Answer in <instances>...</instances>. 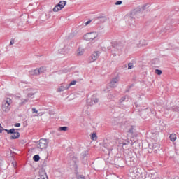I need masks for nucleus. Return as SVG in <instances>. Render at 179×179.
Wrapping results in <instances>:
<instances>
[{"instance_id": "nucleus-1", "label": "nucleus", "mask_w": 179, "mask_h": 179, "mask_svg": "<svg viewBox=\"0 0 179 179\" xmlns=\"http://www.w3.org/2000/svg\"><path fill=\"white\" fill-rule=\"evenodd\" d=\"M146 9V6H143L141 7H138L130 13H129L136 20V19H143L145 17V10Z\"/></svg>"}, {"instance_id": "nucleus-2", "label": "nucleus", "mask_w": 179, "mask_h": 179, "mask_svg": "<svg viewBox=\"0 0 179 179\" xmlns=\"http://www.w3.org/2000/svg\"><path fill=\"white\" fill-rule=\"evenodd\" d=\"M97 38H99V32L96 31L88 32L83 36V39L85 41H96Z\"/></svg>"}, {"instance_id": "nucleus-3", "label": "nucleus", "mask_w": 179, "mask_h": 179, "mask_svg": "<svg viewBox=\"0 0 179 179\" xmlns=\"http://www.w3.org/2000/svg\"><path fill=\"white\" fill-rule=\"evenodd\" d=\"M12 105V99L10 98H6L2 102L1 110L3 113H9L10 111V106Z\"/></svg>"}, {"instance_id": "nucleus-4", "label": "nucleus", "mask_w": 179, "mask_h": 179, "mask_svg": "<svg viewBox=\"0 0 179 179\" xmlns=\"http://www.w3.org/2000/svg\"><path fill=\"white\" fill-rule=\"evenodd\" d=\"M124 20L130 27L136 26V20L129 13L124 16Z\"/></svg>"}, {"instance_id": "nucleus-5", "label": "nucleus", "mask_w": 179, "mask_h": 179, "mask_svg": "<svg viewBox=\"0 0 179 179\" xmlns=\"http://www.w3.org/2000/svg\"><path fill=\"white\" fill-rule=\"evenodd\" d=\"M48 146V140L45 138H41L37 144L38 149H41V150H45Z\"/></svg>"}, {"instance_id": "nucleus-6", "label": "nucleus", "mask_w": 179, "mask_h": 179, "mask_svg": "<svg viewBox=\"0 0 179 179\" xmlns=\"http://www.w3.org/2000/svg\"><path fill=\"white\" fill-rule=\"evenodd\" d=\"M6 132H7V134H10V139H18L20 136V133H19V131H16V129H11L10 130L6 129Z\"/></svg>"}, {"instance_id": "nucleus-7", "label": "nucleus", "mask_w": 179, "mask_h": 179, "mask_svg": "<svg viewBox=\"0 0 179 179\" xmlns=\"http://www.w3.org/2000/svg\"><path fill=\"white\" fill-rule=\"evenodd\" d=\"M100 54H101L100 51H95L92 52V54L89 57L90 62H94L95 61H97L99 57H100Z\"/></svg>"}, {"instance_id": "nucleus-8", "label": "nucleus", "mask_w": 179, "mask_h": 179, "mask_svg": "<svg viewBox=\"0 0 179 179\" xmlns=\"http://www.w3.org/2000/svg\"><path fill=\"white\" fill-rule=\"evenodd\" d=\"M87 103L88 106H94V104L99 103V98L96 95H92L90 99H87Z\"/></svg>"}, {"instance_id": "nucleus-9", "label": "nucleus", "mask_w": 179, "mask_h": 179, "mask_svg": "<svg viewBox=\"0 0 179 179\" xmlns=\"http://www.w3.org/2000/svg\"><path fill=\"white\" fill-rule=\"evenodd\" d=\"M47 71V67L42 66L39 69H36L35 70H33L31 71V74L32 75H40L41 73H44Z\"/></svg>"}, {"instance_id": "nucleus-10", "label": "nucleus", "mask_w": 179, "mask_h": 179, "mask_svg": "<svg viewBox=\"0 0 179 179\" xmlns=\"http://www.w3.org/2000/svg\"><path fill=\"white\" fill-rule=\"evenodd\" d=\"M78 157L76 156H73L70 162V166H71L72 169H78Z\"/></svg>"}, {"instance_id": "nucleus-11", "label": "nucleus", "mask_w": 179, "mask_h": 179, "mask_svg": "<svg viewBox=\"0 0 179 179\" xmlns=\"http://www.w3.org/2000/svg\"><path fill=\"white\" fill-rule=\"evenodd\" d=\"M148 45V41L145 40H141L134 47V48H143Z\"/></svg>"}, {"instance_id": "nucleus-12", "label": "nucleus", "mask_w": 179, "mask_h": 179, "mask_svg": "<svg viewBox=\"0 0 179 179\" xmlns=\"http://www.w3.org/2000/svg\"><path fill=\"white\" fill-rule=\"evenodd\" d=\"M118 77L116 78H113L110 83V87H117V85H118Z\"/></svg>"}, {"instance_id": "nucleus-13", "label": "nucleus", "mask_w": 179, "mask_h": 179, "mask_svg": "<svg viewBox=\"0 0 179 179\" xmlns=\"http://www.w3.org/2000/svg\"><path fill=\"white\" fill-rule=\"evenodd\" d=\"M68 89H69V85H61L57 88V92H65V90H68Z\"/></svg>"}, {"instance_id": "nucleus-14", "label": "nucleus", "mask_w": 179, "mask_h": 179, "mask_svg": "<svg viewBox=\"0 0 179 179\" xmlns=\"http://www.w3.org/2000/svg\"><path fill=\"white\" fill-rule=\"evenodd\" d=\"M65 5H66V1H60L57 4V6L62 9H64V8H65Z\"/></svg>"}, {"instance_id": "nucleus-15", "label": "nucleus", "mask_w": 179, "mask_h": 179, "mask_svg": "<svg viewBox=\"0 0 179 179\" xmlns=\"http://www.w3.org/2000/svg\"><path fill=\"white\" fill-rule=\"evenodd\" d=\"M169 138L171 142H175V141H176L177 139V136L176 135V134H172L170 135Z\"/></svg>"}, {"instance_id": "nucleus-16", "label": "nucleus", "mask_w": 179, "mask_h": 179, "mask_svg": "<svg viewBox=\"0 0 179 179\" xmlns=\"http://www.w3.org/2000/svg\"><path fill=\"white\" fill-rule=\"evenodd\" d=\"M81 159H83V163L86 164V161L87 160V154H83L81 157Z\"/></svg>"}, {"instance_id": "nucleus-17", "label": "nucleus", "mask_w": 179, "mask_h": 179, "mask_svg": "<svg viewBox=\"0 0 179 179\" xmlns=\"http://www.w3.org/2000/svg\"><path fill=\"white\" fill-rule=\"evenodd\" d=\"M129 98L127 96H122V98H120V103H124V101H128Z\"/></svg>"}, {"instance_id": "nucleus-18", "label": "nucleus", "mask_w": 179, "mask_h": 179, "mask_svg": "<svg viewBox=\"0 0 179 179\" xmlns=\"http://www.w3.org/2000/svg\"><path fill=\"white\" fill-rule=\"evenodd\" d=\"M62 8H61V7L58 6V4L56 5L54 8H53V12H59V10H62Z\"/></svg>"}, {"instance_id": "nucleus-19", "label": "nucleus", "mask_w": 179, "mask_h": 179, "mask_svg": "<svg viewBox=\"0 0 179 179\" xmlns=\"http://www.w3.org/2000/svg\"><path fill=\"white\" fill-rule=\"evenodd\" d=\"M91 139L92 140V141H97V134H96V133H92V134H91Z\"/></svg>"}, {"instance_id": "nucleus-20", "label": "nucleus", "mask_w": 179, "mask_h": 179, "mask_svg": "<svg viewBox=\"0 0 179 179\" xmlns=\"http://www.w3.org/2000/svg\"><path fill=\"white\" fill-rule=\"evenodd\" d=\"M83 52H84L83 50H82V49H78V52H77V55H78V57H81V55H83Z\"/></svg>"}, {"instance_id": "nucleus-21", "label": "nucleus", "mask_w": 179, "mask_h": 179, "mask_svg": "<svg viewBox=\"0 0 179 179\" xmlns=\"http://www.w3.org/2000/svg\"><path fill=\"white\" fill-rule=\"evenodd\" d=\"M156 145H157V144L150 143H148V146H149L150 149H155L156 148Z\"/></svg>"}, {"instance_id": "nucleus-22", "label": "nucleus", "mask_w": 179, "mask_h": 179, "mask_svg": "<svg viewBox=\"0 0 179 179\" xmlns=\"http://www.w3.org/2000/svg\"><path fill=\"white\" fill-rule=\"evenodd\" d=\"M33 160L34 162H38V160H40V155H36L33 157Z\"/></svg>"}, {"instance_id": "nucleus-23", "label": "nucleus", "mask_w": 179, "mask_h": 179, "mask_svg": "<svg viewBox=\"0 0 179 179\" xmlns=\"http://www.w3.org/2000/svg\"><path fill=\"white\" fill-rule=\"evenodd\" d=\"M59 131H64L66 132V131H68V127H61L59 128Z\"/></svg>"}, {"instance_id": "nucleus-24", "label": "nucleus", "mask_w": 179, "mask_h": 179, "mask_svg": "<svg viewBox=\"0 0 179 179\" xmlns=\"http://www.w3.org/2000/svg\"><path fill=\"white\" fill-rule=\"evenodd\" d=\"M76 85V80L71 81V82L69 83V85H67V86H69V88H70L71 86H73V85Z\"/></svg>"}, {"instance_id": "nucleus-25", "label": "nucleus", "mask_w": 179, "mask_h": 179, "mask_svg": "<svg viewBox=\"0 0 179 179\" xmlns=\"http://www.w3.org/2000/svg\"><path fill=\"white\" fill-rule=\"evenodd\" d=\"M29 102V99L27 98V99H24L22 100V104H26V103H28Z\"/></svg>"}, {"instance_id": "nucleus-26", "label": "nucleus", "mask_w": 179, "mask_h": 179, "mask_svg": "<svg viewBox=\"0 0 179 179\" xmlns=\"http://www.w3.org/2000/svg\"><path fill=\"white\" fill-rule=\"evenodd\" d=\"M155 73L157 75H162V70H159V69H155Z\"/></svg>"}, {"instance_id": "nucleus-27", "label": "nucleus", "mask_w": 179, "mask_h": 179, "mask_svg": "<svg viewBox=\"0 0 179 179\" xmlns=\"http://www.w3.org/2000/svg\"><path fill=\"white\" fill-rule=\"evenodd\" d=\"M132 68H134V64L129 63L128 64V69H132Z\"/></svg>"}, {"instance_id": "nucleus-28", "label": "nucleus", "mask_w": 179, "mask_h": 179, "mask_svg": "<svg viewBox=\"0 0 179 179\" xmlns=\"http://www.w3.org/2000/svg\"><path fill=\"white\" fill-rule=\"evenodd\" d=\"M107 20V18L106 17H102L100 18L101 22H106Z\"/></svg>"}, {"instance_id": "nucleus-29", "label": "nucleus", "mask_w": 179, "mask_h": 179, "mask_svg": "<svg viewBox=\"0 0 179 179\" xmlns=\"http://www.w3.org/2000/svg\"><path fill=\"white\" fill-rule=\"evenodd\" d=\"M60 52H68V49H66V47H64L63 50H60Z\"/></svg>"}, {"instance_id": "nucleus-30", "label": "nucleus", "mask_w": 179, "mask_h": 179, "mask_svg": "<svg viewBox=\"0 0 179 179\" xmlns=\"http://www.w3.org/2000/svg\"><path fill=\"white\" fill-rule=\"evenodd\" d=\"M33 96H34V93H29V94H27L28 99H29L30 97H33Z\"/></svg>"}, {"instance_id": "nucleus-31", "label": "nucleus", "mask_w": 179, "mask_h": 179, "mask_svg": "<svg viewBox=\"0 0 179 179\" xmlns=\"http://www.w3.org/2000/svg\"><path fill=\"white\" fill-rule=\"evenodd\" d=\"M90 23H92V20L87 21V22L85 23V26H87V25L90 24Z\"/></svg>"}, {"instance_id": "nucleus-32", "label": "nucleus", "mask_w": 179, "mask_h": 179, "mask_svg": "<svg viewBox=\"0 0 179 179\" xmlns=\"http://www.w3.org/2000/svg\"><path fill=\"white\" fill-rule=\"evenodd\" d=\"M129 134H134V128H131L129 130Z\"/></svg>"}, {"instance_id": "nucleus-33", "label": "nucleus", "mask_w": 179, "mask_h": 179, "mask_svg": "<svg viewBox=\"0 0 179 179\" xmlns=\"http://www.w3.org/2000/svg\"><path fill=\"white\" fill-rule=\"evenodd\" d=\"M152 135H154V136H157V135H159V132L155 131V132H152Z\"/></svg>"}, {"instance_id": "nucleus-34", "label": "nucleus", "mask_w": 179, "mask_h": 179, "mask_svg": "<svg viewBox=\"0 0 179 179\" xmlns=\"http://www.w3.org/2000/svg\"><path fill=\"white\" fill-rule=\"evenodd\" d=\"M117 50H122V46H120V43L117 44Z\"/></svg>"}, {"instance_id": "nucleus-35", "label": "nucleus", "mask_w": 179, "mask_h": 179, "mask_svg": "<svg viewBox=\"0 0 179 179\" xmlns=\"http://www.w3.org/2000/svg\"><path fill=\"white\" fill-rule=\"evenodd\" d=\"M122 3V1H118L115 3V5H121Z\"/></svg>"}, {"instance_id": "nucleus-36", "label": "nucleus", "mask_w": 179, "mask_h": 179, "mask_svg": "<svg viewBox=\"0 0 179 179\" xmlns=\"http://www.w3.org/2000/svg\"><path fill=\"white\" fill-rule=\"evenodd\" d=\"M32 113H38V111L36 109V108H32Z\"/></svg>"}, {"instance_id": "nucleus-37", "label": "nucleus", "mask_w": 179, "mask_h": 179, "mask_svg": "<svg viewBox=\"0 0 179 179\" xmlns=\"http://www.w3.org/2000/svg\"><path fill=\"white\" fill-rule=\"evenodd\" d=\"M73 37H75V34H71L69 36V38H73Z\"/></svg>"}, {"instance_id": "nucleus-38", "label": "nucleus", "mask_w": 179, "mask_h": 179, "mask_svg": "<svg viewBox=\"0 0 179 179\" xmlns=\"http://www.w3.org/2000/svg\"><path fill=\"white\" fill-rule=\"evenodd\" d=\"M10 45H13L15 44V41L11 40V41H10Z\"/></svg>"}, {"instance_id": "nucleus-39", "label": "nucleus", "mask_w": 179, "mask_h": 179, "mask_svg": "<svg viewBox=\"0 0 179 179\" xmlns=\"http://www.w3.org/2000/svg\"><path fill=\"white\" fill-rule=\"evenodd\" d=\"M109 99H113V97H115V95H113V94H109L108 96Z\"/></svg>"}, {"instance_id": "nucleus-40", "label": "nucleus", "mask_w": 179, "mask_h": 179, "mask_svg": "<svg viewBox=\"0 0 179 179\" xmlns=\"http://www.w3.org/2000/svg\"><path fill=\"white\" fill-rule=\"evenodd\" d=\"M15 127H20V123H16V124H15Z\"/></svg>"}, {"instance_id": "nucleus-41", "label": "nucleus", "mask_w": 179, "mask_h": 179, "mask_svg": "<svg viewBox=\"0 0 179 179\" xmlns=\"http://www.w3.org/2000/svg\"><path fill=\"white\" fill-rule=\"evenodd\" d=\"M12 164H13V167H16V162H13Z\"/></svg>"}, {"instance_id": "nucleus-42", "label": "nucleus", "mask_w": 179, "mask_h": 179, "mask_svg": "<svg viewBox=\"0 0 179 179\" xmlns=\"http://www.w3.org/2000/svg\"><path fill=\"white\" fill-rule=\"evenodd\" d=\"M78 179H85V177L83 176H78Z\"/></svg>"}, {"instance_id": "nucleus-43", "label": "nucleus", "mask_w": 179, "mask_h": 179, "mask_svg": "<svg viewBox=\"0 0 179 179\" xmlns=\"http://www.w3.org/2000/svg\"><path fill=\"white\" fill-rule=\"evenodd\" d=\"M136 107H138L139 105H138L136 103H134Z\"/></svg>"}, {"instance_id": "nucleus-44", "label": "nucleus", "mask_w": 179, "mask_h": 179, "mask_svg": "<svg viewBox=\"0 0 179 179\" xmlns=\"http://www.w3.org/2000/svg\"><path fill=\"white\" fill-rule=\"evenodd\" d=\"M2 129H0V134H2Z\"/></svg>"}, {"instance_id": "nucleus-45", "label": "nucleus", "mask_w": 179, "mask_h": 179, "mask_svg": "<svg viewBox=\"0 0 179 179\" xmlns=\"http://www.w3.org/2000/svg\"><path fill=\"white\" fill-rule=\"evenodd\" d=\"M108 149H109L110 150H113V148H108Z\"/></svg>"}, {"instance_id": "nucleus-46", "label": "nucleus", "mask_w": 179, "mask_h": 179, "mask_svg": "<svg viewBox=\"0 0 179 179\" xmlns=\"http://www.w3.org/2000/svg\"><path fill=\"white\" fill-rule=\"evenodd\" d=\"M130 159H131V160H133L134 157H130Z\"/></svg>"}, {"instance_id": "nucleus-47", "label": "nucleus", "mask_w": 179, "mask_h": 179, "mask_svg": "<svg viewBox=\"0 0 179 179\" xmlns=\"http://www.w3.org/2000/svg\"><path fill=\"white\" fill-rule=\"evenodd\" d=\"M0 128H2V125L1 124V123H0Z\"/></svg>"}, {"instance_id": "nucleus-48", "label": "nucleus", "mask_w": 179, "mask_h": 179, "mask_svg": "<svg viewBox=\"0 0 179 179\" xmlns=\"http://www.w3.org/2000/svg\"><path fill=\"white\" fill-rule=\"evenodd\" d=\"M35 117H38V115H36Z\"/></svg>"}, {"instance_id": "nucleus-49", "label": "nucleus", "mask_w": 179, "mask_h": 179, "mask_svg": "<svg viewBox=\"0 0 179 179\" xmlns=\"http://www.w3.org/2000/svg\"><path fill=\"white\" fill-rule=\"evenodd\" d=\"M134 155H135V153H133Z\"/></svg>"}, {"instance_id": "nucleus-50", "label": "nucleus", "mask_w": 179, "mask_h": 179, "mask_svg": "<svg viewBox=\"0 0 179 179\" xmlns=\"http://www.w3.org/2000/svg\"><path fill=\"white\" fill-rule=\"evenodd\" d=\"M43 179H45V178H43Z\"/></svg>"}]
</instances>
